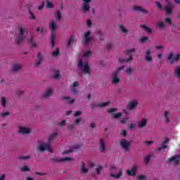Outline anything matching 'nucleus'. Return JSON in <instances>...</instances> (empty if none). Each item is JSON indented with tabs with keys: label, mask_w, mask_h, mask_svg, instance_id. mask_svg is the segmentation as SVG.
I'll list each match as a JSON object with an SVG mask.
<instances>
[{
	"label": "nucleus",
	"mask_w": 180,
	"mask_h": 180,
	"mask_svg": "<svg viewBox=\"0 0 180 180\" xmlns=\"http://www.w3.org/2000/svg\"><path fill=\"white\" fill-rule=\"evenodd\" d=\"M52 94H53V89H51L48 90L46 93H44L42 95V96H43V98H48Z\"/></svg>",
	"instance_id": "obj_32"
},
{
	"label": "nucleus",
	"mask_w": 180,
	"mask_h": 180,
	"mask_svg": "<svg viewBox=\"0 0 180 180\" xmlns=\"http://www.w3.org/2000/svg\"><path fill=\"white\" fill-rule=\"evenodd\" d=\"M120 145L122 146V148L125 150V151H129L130 150V143L128 142L127 140L123 139L120 141Z\"/></svg>",
	"instance_id": "obj_10"
},
{
	"label": "nucleus",
	"mask_w": 180,
	"mask_h": 180,
	"mask_svg": "<svg viewBox=\"0 0 180 180\" xmlns=\"http://www.w3.org/2000/svg\"><path fill=\"white\" fill-rule=\"evenodd\" d=\"M174 75H176L177 78H180V66H176L174 69Z\"/></svg>",
	"instance_id": "obj_28"
},
{
	"label": "nucleus",
	"mask_w": 180,
	"mask_h": 180,
	"mask_svg": "<svg viewBox=\"0 0 180 180\" xmlns=\"http://www.w3.org/2000/svg\"><path fill=\"white\" fill-rule=\"evenodd\" d=\"M86 23L89 27H91V26H92V22L91 21V20H87Z\"/></svg>",
	"instance_id": "obj_63"
},
{
	"label": "nucleus",
	"mask_w": 180,
	"mask_h": 180,
	"mask_svg": "<svg viewBox=\"0 0 180 180\" xmlns=\"http://www.w3.org/2000/svg\"><path fill=\"white\" fill-rule=\"evenodd\" d=\"M25 30L19 28V37L15 39L17 44H20L23 40H25Z\"/></svg>",
	"instance_id": "obj_4"
},
{
	"label": "nucleus",
	"mask_w": 180,
	"mask_h": 180,
	"mask_svg": "<svg viewBox=\"0 0 180 180\" xmlns=\"http://www.w3.org/2000/svg\"><path fill=\"white\" fill-rule=\"evenodd\" d=\"M133 11H136L137 12H142V13H147V10L143 8L141 6H135L133 7Z\"/></svg>",
	"instance_id": "obj_18"
},
{
	"label": "nucleus",
	"mask_w": 180,
	"mask_h": 180,
	"mask_svg": "<svg viewBox=\"0 0 180 180\" xmlns=\"http://www.w3.org/2000/svg\"><path fill=\"white\" fill-rule=\"evenodd\" d=\"M150 158H151V155H148V156L144 158V162H145V164H148V162H150Z\"/></svg>",
	"instance_id": "obj_40"
},
{
	"label": "nucleus",
	"mask_w": 180,
	"mask_h": 180,
	"mask_svg": "<svg viewBox=\"0 0 180 180\" xmlns=\"http://www.w3.org/2000/svg\"><path fill=\"white\" fill-rule=\"evenodd\" d=\"M180 58V55L177 54L174 56V53H170L168 57L169 61H170L171 64H174L175 61H179Z\"/></svg>",
	"instance_id": "obj_9"
},
{
	"label": "nucleus",
	"mask_w": 180,
	"mask_h": 180,
	"mask_svg": "<svg viewBox=\"0 0 180 180\" xmlns=\"http://www.w3.org/2000/svg\"><path fill=\"white\" fill-rule=\"evenodd\" d=\"M63 99L64 101H69V103H74V102H75V99H74V98H72V99H71V98L69 97V96H63Z\"/></svg>",
	"instance_id": "obj_33"
},
{
	"label": "nucleus",
	"mask_w": 180,
	"mask_h": 180,
	"mask_svg": "<svg viewBox=\"0 0 180 180\" xmlns=\"http://www.w3.org/2000/svg\"><path fill=\"white\" fill-rule=\"evenodd\" d=\"M125 72H127V74H131V72H133V70L130 68H128L126 69Z\"/></svg>",
	"instance_id": "obj_55"
},
{
	"label": "nucleus",
	"mask_w": 180,
	"mask_h": 180,
	"mask_svg": "<svg viewBox=\"0 0 180 180\" xmlns=\"http://www.w3.org/2000/svg\"><path fill=\"white\" fill-rule=\"evenodd\" d=\"M81 172L82 174H86L88 172V169L85 167V163L84 162H82Z\"/></svg>",
	"instance_id": "obj_31"
},
{
	"label": "nucleus",
	"mask_w": 180,
	"mask_h": 180,
	"mask_svg": "<svg viewBox=\"0 0 180 180\" xmlns=\"http://www.w3.org/2000/svg\"><path fill=\"white\" fill-rule=\"evenodd\" d=\"M82 112L81 111H76L75 113V116H79V115H81Z\"/></svg>",
	"instance_id": "obj_64"
},
{
	"label": "nucleus",
	"mask_w": 180,
	"mask_h": 180,
	"mask_svg": "<svg viewBox=\"0 0 180 180\" xmlns=\"http://www.w3.org/2000/svg\"><path fill=\"white\" fill-rule=\"evenodd\" d=\"M49 27L51 31V34H56V29H57V25H56V21L53 20L50 23H49Z\"/></svg>",
	"instance_id": "obj_13"
},
{
	"label": "nucleus",
	"mask_w": 180,
	"mask_h": 180,
	"mask_svg": "<svg viewBox=\"0 0 180 180\" xmlns=\"http://www.w3.org/2000/svg\"><path fill=\"white\" fill-rule=\"evenodd\" d=\"M145 60L149 62L153 61V57H151V52H150V51H146Z\"/></svg>",
	"instance_id": "obj_22"
},
{
	"label": "nucleus",
	"mask_w": 180,
	"mask_h": 180,
	"mask_svg": "<svg viewBox=\"0 0 180 180\" xmlns=\"http://www.w3.org/2000/svg\"><path fill=\"white\" fill-rule=\"evenodd\" d=\"M120 29H121L122 32H123V33H127V29H126L123 25H119Z\"/></svg>",
	"instance_id": "obj_47"
},
{
	"label": "nucleus",
	"mask_w": 180,
	"mask_h": 180,
	"mask_svg": "<svg viewBox=\"0 0 180 180\" xmlns=\"http://www.w3.org/2000/svg\"><path fill=\"white\" fill-rule=\"evenodd\" d=\"M136 50L134 49H127L126 51L127 56H129V58H119V63H129V61H131L133 60V54H134V51Z\"/></svg>",
	"instance_id": "obj_1"
},
{
	"label": "nucleus",
	"mask_w": 180,
	"mask_h": 180,
	"mask_svg": "<svg viewBox=\"0 0 180 180\" xmlns=\"http://www.w3.org/2000/svg\"><path fill=\"white\" fill-rule=\"evenodd\" d=\"M59 54L60 49H58V48H57L56 50L52 53V56H53V57H57V56H58Z\"/></svg>",
	"instance_id": "obj_41"
},
{
	"label": "nucleus",
	"mask_w": 180,
	"mask_h": 180,
	"mask_svg": "<svg viewBox=\"0 0 180 180\" xmlns=\"http://www.w3.org/2000/svg\"><path fill=\"white\" fill-rule=\"evenodd\" d=\"M141 27H142V29H144V30H146L147 33H153V30H151V28L146 26V25H141Z\"/></svg>",
	"instance_id": "obj_29"
},
{
	"label": "nucleus",
	"mask_w": 180,
	"mask_h": 180,
	"mask_svg": "<svg viewBox=\"0 0 180 180\" xmlns=\"http://www.w3.org/2000/svg\"><path fill=\"white\" fill-rule=\"evenodd\" d=\"M155 4L157 5L158 9L163 10L164 8H162V6L161 5V3L160 1H155Z\"/></svg>",
	"instance_id": "obj_45"
},
{
	"label": "nucleus",
	"mask_w": 180,
	"mask_h": 180,
	"mask_svg": "<svg viewBox=\"0 0 180 180\" xmlns=\"http://www.w3.org/2000/svg\"><path fill=\"white\" fill-rule=\"evenodd\" d=\"M9 112H3L0 114L1 117H5V116H8Z\"/></svg>",
	"instance_id": "obj_57"
},
{
	"label": "nucleus",
	"mask_w": 180,
	"mask_h": 180,
	"mask_svg": "<svg viewBox=\"0 0 180 180\" xmlns=\"http://www.w3.org/2000/svg\"><path fill=\"white\" fill-rule=\"evenodd\" d=\"M148 40V37H143L141 39V41L142 43H144V41H147Z\"/></svg>",
	"instance_id": "obj_53"
},
{
	"label": "nucleus",
	"mask_w": 180,
	"mask_h": 180,
	"mask_svg": "<svg viewBox=\"0 0 180 180\" xmlns=\"http://www.w3.org/2000/svg\"><path fill=\"white\" fill-rule=\"evenodd\" d=\"M128 120H129V117H126L122 118L120 122L121 123H122V124H126Z\"/></svg>",
	"instance_id": "obj_43"
},
{
	"label": "nucleus",
	"mask_w": 180,
	"mask_h": 180,
	"mask_svg": "<svg viewBox=\"0 0 180 180\" xmlns=\"http://www.w3.org/2000/svg\"><path fill=\"white\" fill-rule=\"evenodd\" d=\"M157 27L159 29H165V24L162 21H160L156 24Z\"/></svg>",
	"instance_id": "obj_30"
},
{
	"label": "nucleus",
	"mask_w": 180,
	"mask_h": 180,
	"mask_svg": "<svg viewBox=\"0 0 180 180\" xmlns=\"http://www.w3.org/2000/svg\"><path fill=\"white\" fill-rule=\"evenodd\" d=\"M110 171H116V166L113 165H111L110 166Z\"/></svg>",
	"instance_id": "obj_60"
},
{
	"label": "nucleus",
	"mask_w": 180,
	"mask_h": 180,
	"mask_svg": "<svg viewBox=\"0 0 180 180\" xmlns=\"http://www.w3.org/2000/svg\"><path fill=\"white\" fill-rule=\"evenodd\" d=\"M55 16L57 20H61V13H60V11H57L56 13H55Z\"/></svg>",
	"instance_id": "obj_37"
},
{
	"label": "nucleus",
	"mask_w": 180,
	"mask_h": 180,
	"mask_svg": "<svg viewBox=\"0 0 180 180\" xmlns=\"http://www.w3.org/2000/svg\"><path fill=\"white\" fill-rule=\"evenodd\" d=\"M67 122L65 120H62L60 123H59V127H63V126H65Z\"/></svg>",
	"instance_id": "obj_51"
},
{
	"label": "nucleus",
	"mask_w": 180,
	"mask_h": 180,
	"mask_svg": "<svg viewBox=\"0 0 180 180\" xmlns=\"http://www.w3.org/2000/svg\"><path fill=\"white\" fill-rule=\"evenodd\" d=\"M138 179L139 180H144V179H146V176H144V175H139V176H138Z\"/></svg>",
	"instance_id": "obj_62"
},
{
	"label": "nucleus",
	"mask_w": 180,
	"mask_h": 180,
	"mask_svg": "<svg viewBox=\"0 0 180 180\" xmlns=\"http://www.w3.org/2000/svg\"><path fill=\"white\" fill-rule=\"evenodd\" d=\"M84 44L85 46L89 44V42L91 41V31H87L84 34Z\"/></svg>",
	"instance_id": "obj_11"
},
{
	"label": "nucleus",
	"mask_w": 180,
	"mask_h": 180,
	"mask_svg": "<svg viewBox=\"0 0 180 180\" xmlns=\"http://www.w3.org/2000/svg\"><path fill=\"white\" fill-rule=\"evenodd\" d=\"M77 86H79V83H78V82H74L73 85L70 87V92H72V94H78V91L75 89Z\"/></svg>",
	"instance_id": "obj_15"
},
{
	"label": "nucleus",
	"mask_w": 180,
	"mask_h": 180,
	"mask_svg": "<svg viewBox=\"0 0 180 180\" xmlns=\"http://www.w3.org/2000/svg\"><path fill=\"white\" fill-rule=\"evenodd\" d=\"M77 65L84 74H89V65L88 63L84 64L82 60H79Z\"/></svg>",
	"instance_id": "obj_3"
},
{
	"label": "nucleus",
	"mask_w": 180,
	"mask_h": 180,
	"mask_svg": "<svg viewBox=\"0 0 180 180\" xmlns=\"http://www.w3.org/2000/svg\"><path fill=\"white\" fill-rule=\"evenodd\" d=\"M165 21L168 25H171V23H172V20H171V18H166Z\"/></svg>",
	"instance_id": "obj_50"
},
{
	"label": "nucleus",
	"mask_w": 180,
	"mask_h": 180,
	"mask_svg": "<svg viewBox=\"0 0 180 180\" xmlns=\"http://www.w3.org/2000/svg\"><path fill=\"white\" fill-rule=\"evenodd\" d=\"M117 109L116 108H108L107 110V112L108 113H114V112H116Z\"/></svg>",
	"instance_id": "obj_49"
},
{
	"label": "nucleus",
	"mask_w": 180,
	"mask_h": 180,
	"mask_svg": "<svg viewBox=\"0 0 180 180\" xmlns=\"http://www.w3.org/2000/svg\"><path fill=\"white\" fill-rule=\"evenodd\" d=\"M30 129L21 127H20L19 131L22 133V134H29L30 133Z\"/></svg>",
	"instance_id": "obj_19"
},
{
	"label": "nucleus",
	"mask_w": 180,
	"mask_h": 180,
	"mask_svg": "<svg viewBox=\"0 0 180 180\" xmlns=\"http://www.w3.org/2000/svg\"><path fill=\"white\" fill-rule=\"evenodd\" d=\"M90 8L91 7L89 6V4L84 3L82 7V9L83 12H88V11H89Z\"/></svg>",
	"instance_id": "obj_25"
},
{
	"label": "nucleus",
	"mask_w": 180,
	"mask_h": 180,
	"mask_svg": "<svg viewBox=\"0 0 180 180\" xmlns=\"http://www.w3.org/2000/svg\"><path fill=\"white\" fill-rule=\"evenodd\" d=\"M165 120L166 123H169V118H168V111L165 112Z\"/></svg>",
	"instance_id": "obj_42"
},
{
	"label": "nucleus",
	"mask_w": 180,
	"mask_h": 180,
	"mask_svg": "<svg viewBox=\"0 0 180 180\" xmlns=\"http://www.w3.org/2000/svg\"><path fill=\"white\" fill-rule=\"evenodd\" d=\"M17 94H18V96L19 97H20V96H22V95H23L24 91H23L22 90H18V91H17Z\"/></svg>",
	"instance_id": "obj_52"
},
{
	"label": "nucleus",
	"mask_w": 180,
	"mask_h": 180,
	"mask_svg": "<svg viewBox=\"0 0 180 180\" xmlns=\"http://www.w3.org/2000/svg\"><path fill=\"white\" fill-rule=\"evenodd\" d=\"M30 43L32 44V47H36L37 45L36 43L33 42V37H31V38L29 40Z\"/></svg>",
	"instance_id": "obj_46"
},
{
	"label": "nucleus",
	"mask_w": 180,
	"mask_h": 180,
	"mask_svg": "<svg viewBox=\"0 0 180 180\" xmlns=\"http://www.w3.org/2000/svg\"><path fill=\"white\" fill-rule=\"evenodd\" d=\"M51 161L52 162H63V161H72V158H62L58 159V158H51Z\"/></svg>",
	"instance_id": "obj_8"
},
{
	"label": "nucleus",
	"mask_w": 180,
	"mask_h": 180,
	"mask_svg": "<svg viewBox=\"0 0 180 180\" xmlns=\"http://www.w3.org/2000/svg\"><path fill=\"white\" fill-rule=\"evenodd\" d=\"M75 41V39L74 38L73 36H71L68 41V46H71L72 43H74Z\"/></svg>",
	"instance_id": "obj_44"
},
{
	"label": "nucleus",
	"mask_w": 180,
	"mask_h": 180,
	"mask_svg": "<svg viewBox=\"0 0 180 180\" xmlns=\"http://www.w3.org/2000/svg\"><path fill=\"white\" fill-rule=\"evenodd\" d=\"M37 60L36 61V65H40L41 61L43 60V56H41V53H39L37 55Z\"/></svg>",
	"instance_id": "obj_24"
},
{
	"label": "nucleus",
	"mask_w": 180,
	"mask_h": 180,
	"mask_svg": "<svg viewBox=\"0 0 180 180\" xmlns=\"http://www.w3.org/2000/svg\"><path fill=\"white\" fill-rule=\"evenodd\" d=\"M124 66H122L120 68H118L113 73H112V84H119L120 82V79L117 77V75H119V71L124 70Z\"/></svg>",
	"instance_id": "obj_2"
},
{
	"label": "nucleus",
	"mask_w": 180,
	"mask_h": 180,
	"mask_svg": "<svg viewBox=\"0 0 180 180\" xmlns=\"http://www.w3.org/2000/svg\"><path fill=\"white\" fill-rule=\"evenodd\" d=\"M167 146H162V147L158 148V149L155 150L156 153H159L161 151V150H165L167 148Z\"/></svg>",
	"instance_id": "obj_48"
},
{
	"label": "nucleus",
	"mask_w": 180,
	"mask_h": 180,
	"mask_svg": "<svg viewBox=\"0 0 180 180\" xmlns=\"http://www.w3.org/2000/svg\"><path fill=\"white\" fill-rule=\"evenodd\" d=\"M118 172L119 173L117 174H111L110 176L112 178H115L116 179H119V178H121L122 176L123 175V170L122 169H119Z\"/></svg>",
	"instance_id": "obj_16"
},
{
	"label": "nucleus",
	"mask_w": 180,
	"mask_h": 180,
	"mask_svg": "<svg viewBox=\"0 0 180 180\" xmlns=\"http://www.w3.org/2000/svg\"><path fill=\"white\" fill-rule=\"evenodd\" d=\"M38 150L39 151H44L46 150V151H49V153H53V149L51 148V147H50V146L47 143H42L41 144Z\"/></svg>",
	"instance_id": "obj_5"
},
{
	"label": "nucleus",
	"mask_w": 180,
	"mask_h": 180,
	"mask_svg": "<svg viewBox=\"0 0 180 180\" xmlns=\"http://www.w3.org/2000/svg\"><path fill=\"white\" fill-rule=\"evenodd\" d=\"M30 19H32V20H34L36 19V17L34 16V14H33V13L30 12Z\"/></svg>",
	"instance_id": "obj_61"
},
{
	"label": "nucleus",
	"mask_w": 180,
	"mask_h": 180,
	"mask_svg": "<svg viewBox=\"0 0 180 180\" xmlns=\"http://www.w3.org/2000/svg\"><path fill=\"white\" fill-rule=\"evenodd\" d=\"M109 103H110V101H107L105 103H91L90 105V108L91 109H94V108H105V106H108V105H109Z\"/></svg>",
	"instance_id": "obj_7"
},
{
	"label": "nucleus",
	"mask_w": 180,
	"mask_h": 180,
	"mask_svg": "<svg viewBox=\"0 0 180 180\" xmlns=\"http://www.w3.org/2000/svg\"><path fill=\"white\" fill-rule=\"evenodd\" d=\"M101 170H102V166H99L98 167L96 168V172H97L98 175H99V174H101Z\"/></svg>",
	"instance_id": "obj_56"
},
{
	"label": "nucleus",
	"mask_w": 180,
	"mask_h": 180,
	"mask_svg": "<svg viewBox=\"0 0 180 180\" xmlns=\"http://www.w3.org/2000/svg\"><path fill=\"white\" fill-rule=\"evenodd\" d=\"M70 153H72V149H70L68 150H65L63 152V155H65V154H70Z\"/></svg>",
	"instance_id": "obj_54"
},
{
	"label": "nucleus",
	"mask_w": 180,
	"mask_h": 180,
	"mask_svg": "<svg viewBox=\"0 0 180 180\" xmlns=\"http://www.w3.org/2000/svg\"><path fill=\"white\" fill-rule=\"evenodd\" d=\"M146 124H147V120H146L145 118L142 119V120L138 123V126L141 129L145 127Z\"/></svg>",
	"instance_id": "obj_23"
},
{
	"label": "nucleus",
	"mask_w": 180,
	"mask_h": 180,
	"mask_svg": "<svg viewBox=\"0 0 180 180\" xmlns=\"http://www.w3.org/2000/svg\"><path fill=\"white\" fill-rule=\"evenodd\" d=\"M57 136H58V133H54V134H52L49 139H48V141L49 143H51V141H53V140H54L55 139H57Z\"/></svg>",
	"instance_id": "obj_26"
},
{
	"label": "nucleus",
	"mask_w": 180,
	"mask_h": 180,
	"mask_svg": "<svg viewBox=\"0 0 180 180\" xmlns=\"http://www.w3.org/2000/svg\"><path fill=\"white\" fill-rule=\"evenodd\" d=\"M1 105L3 108L6 107V98L5 97H1Z\"/></svg>",
	"instance_id": "obj_36"
},
{
	"label": "nucleus",
	"mask_w": 180,
	"mask_h": 180,
	"mask_svg": "<svg viewBox=\"0 0 180 180\" xmlns=\"http://www.w3.org/2000/svg\"><path fill=\"white\" fill-rule=\"evenodd\" d=\"M99 150H100L101 153H105V151L106 150V147L105 146V141H103V139L100 140Z\"/></svg>",
	"instance_id": "obj_20"
},
{
	"label": "nucleus",
	"mask_w": 180,
	"mask_h": 180,
	"mask_svg": "<svg viewBox=\"0 0 180 180\" xmlns=\"http://www.w3.org/2000/svg\"><path fill=\"white\" fill-rule=\"evenodd\" d=\"M51 47H54V46H56V34H51Z\"/></svg>",
	"instance_id": "obj_27"
},
{
	"label": "nucleus",
	"mask_w": 180,
	"mask_h": 180,
	"mask_svg": "<svg viewBox=\"0 0 180 180\" xmlns=\"http://www.w3.org/2000/svg\"><path fill=\"white\" fill-rule=\"evenodd\" d=\"M91 56V51H86V52L84 53V57H88V56Z\"/></svg>",
	"instance_id": "obj_59"
},
{
	"label": "nucleus",
	"mask_w": 180,
	"mask_h": 180,
	"mask_svg": "<svg viewBox=\"0 0 180 180\" xmlns=\"http://www.w3.org/2000/svg\"><path fill=\"white\" fill-rule=\"evenodd\" d=\"M20 171L22 172H27L30 171V168L28 166H24L23 167H20Z\"/></svg>",
	"instance_id": "obj_35"
},
{
	"label": "nucleus",
	"mask_w": 180,
	"mask_h": 180,
	"mask_svg": "<svg viewBox=\"0 0 180 180\" xmlns=\"http://www.w3.org/2000/svg\"><path fill=\"white\" fill-rule=\"evenodd\" d=\"M18 160H30V156H29V155L18 156Z\"/></svg>",
	"instance_id": "obj_38"
},
{
	"label": "nucleus",
	"mask_w": 180,
	"mask_h": 180,
	"mask_svg": "<svg viewBox=\"0 0 180 180\" xmlns=\"http://www.w3.org/2000/svg\"><path fill=\"white\" fill-rule=\"evenodd\" d=\"M137 106V101H129L127 105L128 109L129 110H133Z\"/></svg>",
	"instance_id": "obj_17"
},
{
	"label": "nucleus",
	"mask_w": 180,
	"mask_h": 180,
	"mask_svg": "<svg viewBox=\"0 0 180 180\" xmlns=\"http://www.w3.org/2000/svg\"><path fill=\"white\" fill-rule=\"evenodd\" d=\"M53 78L55 79H58V78H60V71H58V70H56L55 71V74L53 75Z\"/></svg>",
	"instance_id": "obj_39"
},
{
	"label": "nucleus",
	"mask_w": 180,
	"mask_h": 180,
	"mask_svg": "<svg viewBox=\"0 0 180 180\" xmlns=\"http://www.w3.org/2000/svg\"><path fill=\"white\" fill-rule=\"evenodd\" d=\"M112 115L114 119H119V117H122V112H114Z\"/></svg>",
	"instance_id": "obj_34"
},
{
	"label": "nucleus",
	"mask_w": 180,
	"mask_h": 180,
	"mask_svg": "<svg viewBox=\"0 0 180 180\" xmlns=\"http://www.w3.org/2000/svg\"><path fill=\"white\" fill-rule=\"evenodd\" d=\"M163 9L165 11L166 13H168L169 15L172 13V4L168 2Z\"/></svg>",
	"instance_id": "obj_12"
},
{
	"label": "nucleus",
	"mask_w": 180,
	"mask_h": 180,
	"mask_svg": "<svg viewBox=\"0 0 180 180\" xmlns=\"http://www.w3.org/2000/svg\"><path fill=\"white\" fill-rule=\"evenodd\" d=\"M180 155H174L167 159V162H174V165H179Z\"/></svg>",
	"instance_id": "obj_6"
},
{
	"label": "nucleus",
	"mask_w": 180,
	"mask_h": 180,
	"mask_svg": "<svg viewBox=\"0 0 180 180\" xmlns=\"http://www.w3.org/2000/svg\"><path fill=\"white\" fill-rule=\"evenodd\" d=\"M46 6H47V8H53V3H51L50 1H47Z\"/></svg>",
	"instance_id": "obj_58"
},
{
	"label": "nucleus",
	"mask_w": 180,
	"mask_h": 180,
	"mask_svg": "<svg viewBox=\"0 0 180 180\" xmlns=\"http://www.w3.org/2000/svg\"><path fill=\"white\" fill-rule=\"evenodd\" d=\"M22 70V65H19V64H14L12 67V70L14 72H16L17 71H19Z\"/></svg>",
	"instance_id": "obj_21"
},
{
	"label": "nucleus",
	"mask_w": 180,
	"mask_h": 180,
	"mask_svg": "<svg viewBox=\"0 0 180 180\" xmlns=\"http://www.w3.org/2000/svg\"><path fill=\"white\" fill-rule=\"evenodd\" d=\"M137 171V165H134L133 168L131 170H127V174L129 176H134L136 175V172Z\"/></svg>",
	"instance_id": "obj_14"
}]
</instances>
